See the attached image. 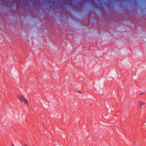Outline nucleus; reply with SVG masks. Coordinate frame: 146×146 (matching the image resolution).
I'll list each match as a JSON object with an SVG mask.
<instances>
[{
    "label": "nucleus",
    "mask_w": 146,
    "mask_h": 146,
    "mask_svg": "<svg viewBox=\"0 0 146 146\" xmlns=\"http://www.w3.org/2000/svg\"><path fill=\"white\" fill-rule=\"evenodd\" d=\"M17 98L20 101L23 102L27 106H29V101L22 95L18 94L17 95Z\"/></svg>",
    "instance_id": "f257e3e1"
},
{
    "label": "nucleus",
    "mask_w": 146,
    "mask_h": 146,
    "mask_svg": "<svg viewBox=\"0 0 146 146\" xmlns=\"http://www.w3.org/2000/svg\"><path fill=\"white\" fill-rule=\"evenodd\" d=\"M145 103V102L143 101H140L139 103V105L140 108H141L142 106H144Z\"/></svg>",
    "instance_id": "f03ea898"
},
{
    "label": "nucleus",
    "mask_w": 146,
    "mask_h": 146,
    "mask_svg": "<svg viewBox=\"0 0 146 146\" xmlns=\"http://www.w3.org/2000/svg\"><path fill=\"white\" fill-rule=\"evenodd\" d=\"M78 92L80 93H81V92L80 91H78Z\"/></svg>",
    "instance_id": "7ed1b4c3"
},
{
    "label": "nucleus",
    "mask_w": 146,
    "mask_h": 146,
    "mask_svg": "<svg viewBox=\"0 0 146 146\" xmlns=\"http://www.w3.org/2000/svg\"><path fill=\"white\" fill-rule=\"evenodd\" d=\"M24 146H28L26 144H25L24 145Z\"/></svg>",
    "instance_id": "20e7f679"
},
{
    "label": "nucleus",
    "mask_w": 146,
    "mask_h": 146,
    "mask_svg": "<svg viewBox=\"0 0 146 146\" xmlns=\"http://www.w3.org/2000/svg\"><path fill=\"white\" fill-rule=\"evenodd\" d=\"M11 146H14L13 145H12Z\"/></svg>",
    "instance_id": "39448f33"
}]
</instances>
